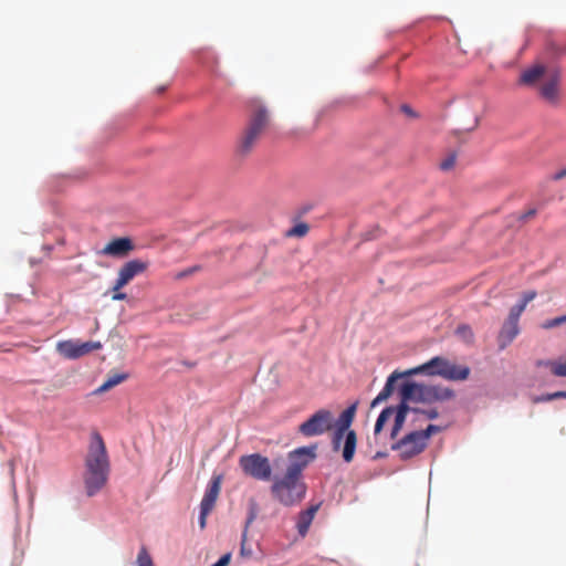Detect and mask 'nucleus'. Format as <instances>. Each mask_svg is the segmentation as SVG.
Wrapping results in <instances>:
<instances>
[{
    "label": "nucleus",
    "instance_id": "nucleus-1",
    "mask_svg": "<svg viewBox=\"0 0 566 566\" xmlns=\"http://www.w3.org/2000/svg\"><path fill=\"white\" fill-rule=\"evenodd\" d=\"M401 402L397 407L396 421L391 430V438H395L409 416L410 407L408 402L433 403L447 401L454 398V391L451 388L440 385H423L412 381L403 382L400 387Z\"/></svg>",
    "mask_w": 566,
    "mask_h": 566
},
{
    "label": "nucleus",
    "instance_id": "nucleus-2",
    "mask_svg": "<svg viewBox=\"0 0 566 566\" xmlns=\"http://www.w3.org/2000/svg\"><path fill=\"white\" fill-rule=\"evenodd\" d=\"M111 471L109 458L102 436L91 434L87 453L84 459L83 480L87 496L97 494L107 483Z\"/></svg>",
    "mask_w": 566,
    "mask_h": 566
},
{
    "label": "nucleus",
    "instance_id": "nucleus-3",
    "mask_svg": "<svg viewBox=\"0 0 566 566\" xmlns=\"http://www.w3.org/2000/svg\"><path fill=\"white\" fill-rule=\"evenodd\" d=\"M248 107L251 112L249 123L237 143V154L241 157L252 153L270 120L269 111L260 98L249 99Z\"/></svg>",
    "mask_w": 566,
    "mask_h": 566
},
{
    "label": "nucleus",
    "instance_id": "nucleus-4",
    "mask_svg": "<svg viewBox=\"0 0 566 566\" xmlns=\"http://www.w3.org/2000/svg\"><path fill=\"white\" fill-rule=\"evenodd\" d=\"M305 462L289 465L282 478H275L271 485V493L275 500L285 506L300 502L306 492L305 484L301 481Z\"/></svg>",
    "mask_w": 566,
    "mask_h": 566
},
{
    "label": "nucleus",
    "instance_id": "nucleus-5",
    "mask_svg": "<svg viewBox=\"0 0 566 566\" xmlns=\"http://www.w3.org/2000/svg\"><path fill=\"white\" fill-rule=\"evenodd\" d=\"M357 406V401L352 403L340 413L336 421L334 420L335 432L333 436V447L334 450H338L340 447V441L343 437H345L343 459L347 463L353 461L357 444L356 432L354 430H349V427L353 423L356 415Z\"/></svg>",
    "mask_w": 566,
    "mask_h": 566
},
{
    "label": "nucleus",
    "instance_id": "nucleus-6",
    "mask_svg": "<svg viewBox=\"0 0 566 566\" xmlns=\"http://www.w3.org/2000/svg\"><path fill=\"white\" fill-rule=\"evenodd\" d=\"M239 464L245 475L255 480L269 481L272 478L270 460L260 453L242 455Z\"/></svg>",
    "mask_w": 566,
    "mask_h": 566
},
{
    "label": "nucleus",
    "instance_id": "nucleus-7",
    "mask_svg": "<svg viewBox=\"0 0 566 566\" xmlns=\"http://www.w3.org/2000/svg\"><path fill=\"white\" fill-rule=\"evenodd\" d=\"M334 428V416L327 409H319L298 426V432L306 437L322 436Z\"/></svg>",
    "mask_w": 566,
    "mask_h": 566
},
{
    "label": "nucleus",
    "instance_id": "nucleus-8",
    "mask_svg": "<svg viewBox=\"0 0 566 566\" xmlns=\"http://www.w3.org/2000/svg\"><path fill=\"white\" fill-rule=\"evenodd\" d=\"M427 446L419 431L415 430L396 442L392 449L398 451L401 460H409L423 452Z\"/></svg>",
    "mask_w": 566,
    "mask_h": 566
},
{
    "label": "nucleus",
    "instance_id": "nucleus-9",
    "mask_svg": "<svg viewBox=\"0 0 566 566\" xmlns=\"http://www.w3.org/2000/svg\"><path fill=\"white\" fill-rule=\"evenodd\" d=\"M539 96L551 106H558L560 103V73L552 69L545 80L538 86Z\"/></svg>",
    "mask_w": 566,
    "mask_h": 566
},
{
    "label": "nucleus",
    "instance_id": "nucleus-10",
    "mask_svg": "<svg viewBox=\"0 0 566 566\" xmlns=\"http://www.w3.org/2000/svg\"><path fill=\"white\" fill-rule=\"evenodd\" d=\"M102 348L99 342H77V340H61L56 344L57 353L67 359L80 358L93 350Z\"/></svg>",
    "mask_w": 566,
    "mask_h": 566
},
{
    "label": "nucleus",
    "instance_id": "nucleus-11",
    "mask_svg": "<svg viewBox=\"0 0 566 566\" xmlns=\"http://www.w3.org/2000/svg\"><path fill=\"white\" fill-rule=\"evenodd\" d=\"M149 263L139 259L125 262L118 270L117 279L113 285V292H117L126 286L136 276L143 274L148 269Z\"/></svg>",
    "mask_w": 566,
    "mask_h": 566
},
{
    "label": "nucleus",
    "instance_id": "nucleus-12",
    "mask_svg": "<svg viewBox=\"0 0 566 566\" xmlns=\"http://www.w3.org/2000/svg\"><path fill=\"white\" fill-rule=\"evenodd\" d=\"M448 361L449 359L444 357L436 356L420 366L405 370L403 375L406 377L419 374H424L428 376H440V371L448 367Z\"/></svg>",
    "mask_w": 566,
    "mask_h": 566
},
{
    "label": "nucleus",
    "instance_id": "nucleus-13",
    "mask_svg": "<svg viewBox=\"0 0 566 566\" xmlns=\"http://www.w3.org/2000/svg\"><path fill=\"white\" fill-rule=\"evenodd\" d=\"M134 250V244L129 238H117L109 241L101 251V254L124 258Z\"/></svg>",
    "mask_w": 566,
    "mask_h": 566
},
{
    "label": "nucleus",
    "instance_id": "nucleus-14",
    "mask_svg": "<svg viewBox=\"0 0 566 566\" xmlns=\"http://www.w3.org/2000/svg\"><path fill=\"white\" fill-rule=\"evenodd\" d=\"M222 475H213L200 503V510L212 511L221 491Z\"/></svg>",
    "mask_w": 566,
    "mask_h": 566
},
{
    "label": "nucleus",
    "instance_id": "nucleus-15",
    "mask_svg": "<svg viewBox=\"0 0 566 566\" xmlns=\"http://www.w3.org/2000/svg\"><path fill=\"white\" fill-rule=\"evenodd\" d=\"M518 333V322L506 318L497 336L500 349L506 348Z\"/></svg>",
    "mask_w": 566,
    "mask_h": 566
},
{
    "label": "nucleus",
    "instance_id": "nucleus-16",
    "mask_svg": "<svg viewBox=\"0 0 566 566\" xmlns=\"http://www.w3.org/2000/svg\"><path fill=\"white\" fill-rule=\"evenodd\" d=\"M470 368L464 365H457L452 361H448V367L440 371V377L452 380V381H462L467 380L470 376Z\"/></svg>",
    "mask_w": 566,
    "mask_h": 566
},
{
    "label": "nucleus",
    "instance_id": "nucleus-17",
    "mask_svg": "<svg viewBox=\"0 0 566 566\" xmlns=\"http://www.w3.org/2000/svg\"><path fill=\"white\" fill-rule=\"evenodd\" d=\"M406 378L403 375V371L395 370L388 378L385 384V387L377 395V397L371 401V408L376 407L377 405L381 403L382 401L387 400L392 391H394V384L396 380Z\"/></svg>",
    "mask_w": 566,
    "mask_h": 566
},
{
    "label": "nucleus",
    "instance_id": "nucleus-18",
    "mask_svg": "<svg viewBox=\"0 0 566 566\" xmlns=\"http://www.w3.org/2000/svg\"><path fill=\"white\" fill-rule=\"evenodd\" d=\"M549 71L542 64L534 65L522 73L521 82L526 85H533L539 80L543 82Z\"/></svg>",
    "mask_w": 566,
    "mask_h": 566
},
{
    "label": "nucleus",
    "instance_id": "nucleus-19",
    "mask_svg": "<svg viewBox=\"0 0 566 566\" xmlns=\"http://www.w3.org/2000/svg\"><path fill=\"white\" fill-rule=\"evenodd\" d=\"M315 447H302L298 448L289 454V459L291 463L289 465H294L296 463L305 462V467L315 459Z\"/></svg>",
    "mask_w": 566,
    "mask_h": 566
},
{
    "label": "nucleus",
    "instance_id": "nucleus-20",
    "mask_svg": "<svg viewBox=\"0 0 566 566\" xmlns=\"http://www.w3.org/2000/svg\"><path fill=\"white\" fill-rule=\"evenodd\" d=\"M318 507L319 505H312L306 511L300 513L296 527L301 536L306 535Z\"/></svg>",
    "mask_w": 566,
    "mask_h": 566
},
{
    "label": "nucleus",
    "instance_id": "nucleus-21",
    "mask_svg": "<svg viewBox=\"0 0 566 566\" xmlns=\"http://www.w3.org/2000/svg\"><path fill=\"white\" fill-rule=\"evenodd\" d=\"M126 378H127L126 374L112 375L94 391V394L95 395L104 394V392L108 391L109 389H112L113 387L123 382Z\"/></svg>",
    "mask_w": 566,
    "mask_h": 566
},
{
    "label": "nucleus",
    "instance_id": "nucleus-22",
    "mask_svg": "<svg viewBox=\"0 0 566 566\" xmlns=\"http://www.w3.org/2000/svg\"><path fill=\"white\" fill-rule=\"evenodd\" d=\"M396 413H397V408H395V407H387V408H385V409L380 412V415H379V417H378V419H377V421H376V424H375V434H378V433L382 430V428H384L385 423H386V422H387V421H388V420H389L394 415L396 416Z\"/></svg>",
    "mask_w": 566,
    "mask_h": 566
},
{
    "label": "nucleus",
    "instance_id": "nucleus-23",
    "mask_svg": "<svg viewBox=\"0 0 566 566\" xmlns=\"http://www.w3.org/2000/svg\"><path fill=\"white\" fill-rule=\"evenodd\" d=\"M409 415H412V420L413 421H417V420H419L421 418H424V419H436L439 416L438 410L434 409V408L423 410V409L411 408V407H410Z\"/></svg>",
    "mask_w": 566,
    "mask_h": 566
},
{
    "label": "nucleus",
    "instance_id": "nucleus-24",
    "mask_svg": "<svg viewBox=\"0 0 566 566\" xmlns=\"http://www.w3.org/2000/svg\"><path fill=\"white\" fill-rule=\"evenodd\" d=\"M455 334L463 342H465L468 344L473 343L474 333L469 325H467V324L459 325L455 329Z\"/></svg>",
    "mask_w": 566,
    "mask_h": 566
},
{
    "label": "nucleus",
    "instance_id": "nucleus-25",
    "mask_svg": "<svg viewBox=\"0 0 566 566\" xmlns=\"http://www.w3.org/2000/svg\"><path fill=\"white\" fill-rule=\"evenodd\" d=\"M308 230L310 227L306 223L300 222L287 231V235L302 238L307 234Z\"/></svg>",
    "mask_w": 566,
    "mask_h": 566
},
{
    "label": "nucleus",
    "instance_id": "nucleus-26",
    "mask_svg": "<svg viewBox=\"0 0 566 566\" xmlns=\"http://www.w3.org/2000/svg\"><path fill=\"white\" fill-rule=\"evenodd\" d=\"M136 566H154L153 559L145 547L137 555Z\"/></svg>",
    "mask_w": 566,
    "mask_h": 566
},
{
    "label": "nucleus",
    "instance_id": "nucleus-27",
    "mask_svg": "<svg viewBox=\"0 0 566 566\" xmlns=\"http://www.w3.org/2000/svg\"><path fill=\"white\" fill-rule=\"evenodd\" d=\"M551 371L556 377H566V360L565 361H551Z\"/></svg>",
    "mask_w": 566,
    "mask_h": 566
},
{
    "label": "nucleus",
    "instance_id": "nucleus-28",
    "mask_svg": "<svg viewBox=\"0 0 566 566\" xmlns=\"http://www.w3.org/2000/svg\"><path fill=\"white\" fill-rule=\"evenodd\" d=\"M419 434L422 437L423 441L428 444V440L432 434H436L441 431V427L436 424H429L424 430H418Z\"/></svg>",
    "mask_w": 566,
    "mask_h": 566
},
{
    "label": "nucleus",
    "instance_id": "nucleus-29",
    "mask_svg": "<svg viewBox=\"0 0 566 566\" xmlns=\"http://www.w3.org/2000/svg\"><path fill=\"white\" fill-rule=\"evenodd\" d=\"M525 303H522L520 302L518 304L514 305L511 311H510V314L507 316L509 319H512V321H515V322H518L520 319V316L522 315V313L524 312L525 310Z\"/></svg>",
    "mask_w": 566,
    "mask_h": 566
},
{
    "label": "nucleus",
    "instance_id": "nucleus-30",
    "mask_svg": "<svg viewBox=\"0 0 566 566\" xmlns=\"http://www.w3.org/2000/svg\"><path fill=\"white\" fill-rule=\"evenodd\" d=\"M566 323V314L563 316L555 317L553 319H548L543 324L544 328H554L562 324Z\"/></svg>",
    "mask_w": 566,
    "mask_h": 566
},
{
    "label": "nucleus",
    "instance_id": "nucleus-31",
    "mask_svg": "<svg viewBox=\"0 0 566 566\" xmlns=\"http://www.w3.org/2000/svg\"><path fill=\"white\" fill-rule=\"evenodd\" d=\"M455 164V155H450L448 158H446L441 164L440 168L442 170H449L451 169Z\"/></svg>",
    "mask_w": 566,
    "mask_h": 566
},
{
    "label": "nucleus",
    "instance_id": "nucleus-32",
    "mask_svg": "<svg viewBox=\"0 0 566 566\" xmlns=\"http://www.w3.org/2000/svg\"><path fill=\"white\" fill-rule=\"evenodd\" d=\"M536 292L535 291H528L526 293H524L523 297H522V303H525V306L532 302L535 297H536Z\"/></svg>",
    "mask_w": 566,
    "mask_h": 566
},
{
    "label": "nucleus",
    "instance_id": "nucleus-33",
    "mask_svg": "<svg viewBox=\"0 0 566 566\" xmlns=\"http://www.w3.org/2000/svg\"><path fill=\"white\" fill-rule=\"evenodd\" d=\"M210 514V511L200 510V516H199V525L200 528L203 530L207 524V517Z\"/></svg>",
    "mask_w": 566,
    "mask_h": 566
},
{
    "label": "nucleus",
    "instance_id": "nucleus-34",
    "mask_svg": "<svg viewBox=\"0 0 566 566\" xmlns=\"http://www.w3.org/2000/svg\"><path fill=\"white\" fill-rule=\"evenodd\" d=\"M230 559H231V554L228 553V554H224L223 556H221V558L214 563L212 566H228L229 563H230Z\"/></svg>",
    "mask_w": 566,
    "mask_h": 566
},
{
    "label": "nucleus",
    "instance_id": "nucleus-35",
    "mask_svg": "<svg viewBox=\"0 0 566 566\" xmlns=\"http://www.w3.org/2000/svg\"><path fill=\"white\" fill-rule=\"evenodd\" d=\"M551 400H552V394L535 396L532 398V401L534 403L546 402V401H551Z\"/></svg>",
    "mask_w": 566,
    "mask_h": 566
},
{
    "label": "nucleus",
    "instance_id": "nucleus-36",
    "mask_svg": "<svg viewBox=\"0 0 566 566\" xmlns=\"http://www.w3.org/2000/svg\"><path fill=\"white\" fill-rule=\"evenodd\" d=\"M255 517H256V512H255L254 509H251L250 512H249V516L247 518V522H245V530H244V532H247L248 527L253 523Z\"/></svg>",
    "mask_w": 566,
    "mask_h": 566
},
{
    "label": "nucleus",
    "instance_id": "nucleus-37",
    "mask_svg": "<svg viewBox=\"0 0 566 566\" xmlns=\"http://www.w3.org/2000/svg\"><path fill=\"white\" fill-rule=\"evenodd\" d=\"M126 297H127L126 293L120 292V290L117 292H114V294L112 295L113 301H124V300H126Z\"/></svg>",
    "mask_w": 566,
    "mask_h": 566
},
{
    "label": "nucleus",
    "instance_id": "nucleus-38",
    "mask_svg": "<svg viewBox=\"0 0 566 566\" xmlns=\"http://www.w3.org/2000/svg\"><path fill=\"white\" fill-rule=\"evenodd\" d=\"M401 111L409 116H415V113L411 109V107L406 104L401 106Z\"/></svg>",
    "mask_w": 566,
    "mask_h": 566
},
{
    "label": "nucleus",
    "instance_id": "nucleus-39",
    "mask_svg": "<svg viewBox=\"0 0 566 566\" xmlns=\"http://www.w3.org/2000/svg\"><path fill=\"white\" fill-rule=\"evenodd\" d=\"M566 177V168L556 172L554 176H553V179L554 180H559L562 178Z\"/></svg>",
    "mask_w": 566,
    "mask_h": 566
},
{
    "label": "nucleus",
    "instance_id": "nucleus-40",
    "mask_svg": "<svg viewBox=\"0 0 566 566\" xmlns=\"http://www.w3.org/2000/svg\"><path fill=\"white\" fill-rule=\"evenodd\" d=\"M195 270H196V269L193 268V269H189V270H187V271H185V272H181V273H179V274L177 275V277H179V279H180V277H184V276H186V275H188V274H191V273H193V272H195Z\"/></svg>",
    "mask_w": 566,
    "mask_h": 566
},
{
    "label": "nucleus",
    "instance_id": "nucleus-41",
    "mask_svg": "<svg viewBox=\"0 0 566 566\" xmlns=\"http://www.w3.org/2000/svg\"><path fill=\"white\" fill-rule=\"evenodd\" d=\"M245 535H247V532L243 533V538H242V546H241V554L242 555H244L245 552H247V548H244Z\"/></svg>",
    "mask_w": 566,
    "mask_h": 566
},
{
    "label": "nucleus",
    "instance_id": "nucleus-42",
    "mask_svg": "<svg viewBox=\"0 0 566 566\" xmlns=\"http://www.w3.org/2000/svg\"><path fill=\"white\" fill-rule=\"evenodd\" d=\"M560 398H562L560 391L552 392V400L560 399Z\"/></svg>",
    "mask_w": 566,
    "mask_h": 566
},
{
    "label": "nucleus",
    "instance_id": "nucleus-43",
    "mask_svg": "<svg viewBox=\"0 0 566 566\" xmlns=\"http://www.w3.org/2000/svg\"><path fill=\"white\" fill-rule=\"evenodd\" d=\"M562 398L566 399V391H560Z\"/></svg>",
    "mask_w": 566,
    "mask_h": 566
}]
</instances>
